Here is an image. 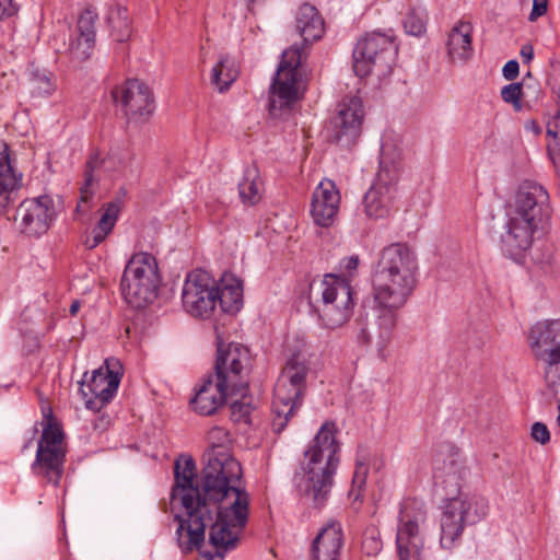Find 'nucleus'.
<instances>
[{
  "instance_id": "obj_1",
  "label": "nucleus",
  "mask_w": 560,
  "mask_h": 560,
  "mask_svg": "<svg viewBox=\"0 0 560 560\" xmlns=\"http://www.w3.org/2000/svg\"><path fill=\"white\" fill-rule=\"evenodd\" d=\"M418 259L407 243L385 246L372 272L373 317L364 334L380 352L392 340L401 310L417 287Z\"/></svg>"
},
{
  "instance_id": "obj_2",
  "label": "nucleus",
  "mask_w": 560,
  "mask_h": 560,
  "mask_svg": "<svg viewBox=\"0 0 560 560\" xmlns=\"http://www.w3.org/2000/svg\"><path fill=\"white\" fill-rule=\"evenodd\" d=\"M241 477V464L225 453L210 458L202 470V499L211 509L206 528L220 555L237 547L248 520L249 495L240 487Z\"/></svg>"
},
{
  "instance_id": "obj_3",
  "label": "nucleus",
  "mask_w": 560,
  "mask_h": 560,
  "mask_svg": "<svg viewBox=\"0 0 560 560\" xmlns=\"http://www.w3.org/2000/svg\"><path fill=\"white\" fill-rule=\"evenodd\" d=\"M336 433L334 422H325L320 427L305 451L303 472L294 479L299 493L316 506L324 505L328 500L340 463V445Z\"/></svg>"
},
{
  "instance_id": "obj_4",
  "label": "nucleus",
  "mask_w": 560,
  "mask_h": 560,
  "mask_svg": "<svg viewBox=\"0 0 560 560\" xmlns=\"http://www.w3.org/2000/svg\"><path fill=\"white\" fill-rule=\"evenodd\" d=\"M175 485L172 499L179 500L185 516H176L177 541L183 553L200 549L205 542L207 523L211 521V509L203 498L202 488L196 485V464L191 458L177 459L174 467Z\"/></svg>"
},
{
  "instance_id": "obj_5",
  "label": "nucleus",
  "mask_w": 560,
  "mask_h": 560,
  "mask_svg": "<svg viewBox=\"0 0 560 560\" xmlns=\"http://www.w3.org/2000/svg\"><path fill=\"white\" fill-rule=\"evenodd\" d=\"M401 160L400 141L388 133L381 143L380 168L370 189L364 194L362 206L371 220L389 218L397 196Z\"/></svg>"
},
{
  "instance_id": "obj_6",
  "label": "nucleus",
  "mask_w": 560,
  "mask_h": 560,
  "mask_svg": "<svg viewBox=\"0 0 560 560\" xmlns=\"http://www.w3.org/2000/svg\"><path fill=\"white\" fill-rule=\"evenodd\" d=\"M314 290V307L326 328L345 325L353 313V289L349 279L328 273Z\"/></svg>"
},
{
  "instance_id": "obj_7",
  "label": "nucleus",
  "mask_w": 560,
  "mask_h": 560,
  "mask_svg": "<svg viewBox=\"0 0 560 560\" xmlns=\"http://www.w3.org/2000/svg\"><path fill=\"white\" fill-rule=\"evenodd\" d=\"M160 284L155 257L149 253H137L128 260L120 281L124 300L133 308H144L158 296Z\"/></svg>"
},
{
  "instance_id": "obj_8",
  "label": "nucleus",
  "mask_w": 560,
  "mask_h": 560,
  "mask_svg": "<svg viewBox=\"0 0 560 560\" xmlns=\"http://www.w3.org/2000/svg\"><path fill=\"white\" fill-rule=\"evenodd\" d=\"M488 511V500L478 494H459L448 499L441 515V546L445 549L453 548L465 527L482 521Z\"/></svg>"
},
{
  "instance_id": "obj_9",
  "label": "nucleus",
  "mask_w": 560,
  "mask_h": 560,
  "mask_svg": "<svg viewBox=\"0 0 560 560\" xmlns=\"http://www.w3.org/2000/svg\"><path fill=\"white\" fill-rule=\"evenodd\" d=\"M67 447L61 427L51 411L44 412V427L38 441L35 460L31 468L35 476L44 478L55 487L60 485L66 463Z\"/></svg>"
},
{
  "instance_id": "obj_10",
  "label": "nucleus",
  "mask_w": 560,
  "mask_h": 560,
  "mask_svg": "<svg viewBox=\"0 0 560 560\" xmlns=\"http://www.w3.org/2000/svg\"><path fill=\"white\" fill-rule=\"evenodd\" d=\"M398 48L394 39L382 33L366 34L353 49V70L360 78L370 74L378 79L392 73Z\"/></svg>"
},
{
  "instance_id": "obj_11",
  "label": "nucleus",
  "mask_w": 560,
  "mask_h": 560,
  "mask_svg": "<svg viewBox=\"0 0 560 560\" xmlns=\"http://www.w3.org/2000/svg\"><path fill=\"white\" fill-rule=\"evenodd\" d=\"M427 520L424 504L412 499L401 503L396 546L399 560H422L424 539L422 526Z\"/></svg>"
},
{
  "instance_id": "obj_12",
  "label": "nucleus",
  "mask_w": 560,
  "mask_h": 560,
  "mask_svg": "<svg viewBox=\"0 0 560 560\" xmlns=\"http://www.w3.org/2000/svg\"><path fill=\"white\" fill-rule=\"evenodd\" d=\"M302 62V49L292 45L282 52L275 81L271 85L270 112L276 115L278 109L290 108L299 98V68Z\"/></svg>"
},
{
  "instance_id": "obj_13",
  "label": "nucleus",
  "mask_w": 560,
  "mask_h": 560,
  "mask_svg": "<svg viewBox=\"0 0 560 560\" xmlns=\"http://www.w3.org/2000/svg\"><path fill=\"white\" fill-rule=\"evenodd\" d=\"M217 282L209 272L197 269L185 279L182 300L187 313L195 317H209L217 307Z\"/></svg>"
},
{
  "instance_id": "obj_14",
  "label": "nucleus",
  "mask_w": 560,
  "mask_h": 560,
  "mask_svg": "<svg viewBox=\"0 0 560 560\" xmlns=\"http://www.w3.org/2000/svg\"><path fill=\"white\" fill-rule=\"evenodd\" d=\"M509 212L545 228L551 215L549 194L535 182H524L518 187Z\"/></svg>"
},
{
  "instance_id": "obj_15",
  "label": "nucleus",
  "mask_w": 560,
  "mask_h": 560,
  "mask_svg": "<svg viewBox=\"0 0 560 560\" xmlns=\"http://www.w3.org/2000/svg\"><path fill=\"white\" fill-rule=\"evenodd\" d=\"M112 96L129 121H145L155 108L151 89L137 79L117 85L112 91Z\"/></svg>"
},
{
  "instance_id": "obj_16",
  "label": "nucleus",
  "mask_w": 560,
  "mask_h": 560,
  "mask_svg": "<svg viewBox=\"0 0 560 560\" xmlns=\"http://www.w3.org/2000/svg\"><path fill=\"white\" fill-rule=\"evenodd\" d=\"M57 215L55 201L49 195L24 199L18 207L15 221L22 233L30 236L45 234Z\"/></svg>"
},
{
  "instance_id": "obj_17",
  "label": "nucleus",
  "mask_w": 560,
  "mask_h": 560,
  "mask_svg": "<svg viewBox=\"0 0 560 560\" xmlns=\"http://www.w3.org/2000/svg\"><path fill=\"white\" fill-rule=\"evenodd\" d=\"M250 354L247 347L241 343H230L226 350L218 348L214 373L224 378L229 386L241 392L247 387V373Z\"/></svg>"
},
{
  "instance_id": "obj_18",
  "label": "nucleus",
  "mask_w": 560,
  "mask_h": 560,
  "mask_svg": "<svg viewBox=\"0 0 560 560\" xmlns=\"http://www.w3.org/2000/svg\"><path fill=\"white\" fill-rule=\"evenodd\" d=\"M120 378L117 373L108 368L96 369L89 376L84 373L80 382V393L88 409L98 411L115 396Z\"/></svg>"
},
{
  "instance_id": "obj_19",
  "label": "nucleus",
  "mask_w": 560,
  "mask_h": 560,
  "mask_svg": "<svg viewBox=\"0 0 560 560\" xmlns=\"http://www.w3.org/2000/svg\"><path fill=\"white\" fill-rule=\"evenodd\" d=\"M542 229L508 211L504 232L500 235L501 250L513 259L523 257L532 247L535 234Z\"/></svg>"
},
{
  "instance_id": "obj_20",
  "label": "nucleus",
  "mask_w": 560,
  "mask_h": 560,
  "mask_svg": "<svg viewBox=\"0 0 560 560\" xmlns=\"http://www.w3.org/2000/svg\"><path fill=\"white\" fill-rule=\"evenodd\" d=\"M530 347L545 371L556 370L560 364V322L537 323L530 329Z\"/></svg>"
},
{
  "instance_id": "obj_21",
  "label": "nucleus",
  "mask_w": 560,
  "mask_h": 560,
  "mask_svg": "<svg viewBox=\"0 0 560 560\" xmlns=\"http://www.w3.org/2000/svg\"><path fill=\"white\" fill-rule=\"evenodd\" d=\"M364 109L360 97H346L339 104L332 120L334 140L345 147L352 145L361 133Z\"/></svg>"
},
{
  "instance_id": "obj_22",
  "label": "nucleus",
  "mask_w": 560,
  "mask_h": 560,
  "mask_svg": "<svg viewBox=\"0 0 560 560\" xmlns=\"http://www.w3.org/2000/svg\"><path fill=\"white\" fill-rule=\"evenodd\" d=\"M215 373L209 374L196 389L190 400L192 409L201 416H211L219 410L237 390L230 387L229 383Z\"/></svg>"
},
{
  "instance_id": "obj_23",
  "label": "nucleus",
  "mask_w": 560,
  "mask_h": 560,
  "mask_svg": "<svg viewBox=\"0 0 560 560\" xmlns=\"http://www.w3.org/2000/svg\"><path fill=\"white\" fill-rule=\"evenodd\" d=\"M341 196L336 184L328 178L323 179L313 192L311 215L315 224L329 228L337 220Z\"/></svg>"
},
{
  "instance_id": "obj_24",
  "label": "nucleus",
  "mask_w": 560,
  "mask_h": 560,
  "mask_svg": "<svg viewBox=\"0 0 560 560\" xmlns=\"http://www.w3.org/2000/svg\"><path fill=\"white\" fill-rule=\"evenodd\" d=\"M23 186V173L16 168V159L12 158L4 145L0 152V213L15 205Z\"/></svg>"
},
{
  "instance_id": "obj_25",
  "label": "nucleus",
  "mask_w": 560,
  "mask_h": 560,
  "mask_svg": "<svg viewBox=\"0 0 560 560\" xmlns=\"http://www.w3.org/2000/svg\"><path fill=\"white\" fill-rule=\"evenodd\" d=\"M288 395L279 393V380L276 383L272 400V430L276 433L282 432L290 418L294 415L296 409L302 405L305 390L296 385L284 386Z\"/></svg>"
},
{
  "instance_id": "obj_26",
  "label": "nucleus",
  "mask_w": 560,
  "mask_h": 560,
  "mask_svg": "<svg viewBox=\"0 0 560 560\" xmlns=\"http://www.w3.org/2000/svg\"><path fill=\"white\" fill-rule=\"evenodd\" d=\"M472 32L471 23L466 21H459L452 27L446 42L451 62L465 63L471 58L474 54Z\"/></svg>"
},
{
  "instance_id": "obj_27",
  "label": "nucleus",
  "mask_w": 560,
  "mask_h": 560,
  "mask_svg": "<svg viewBox=\"0 0 560 560\" xmlns=\"http://www.w3.org/2000/svg\"><path fill=\"white\" fill-rule=\"evenodd\" d=\"M217 305L223 313L235 314L243 305V282L235 275L225 272L217 283Z\"/></svg>"
},
{
  "instance_id": "obj_28",
  "label": "nucleus",
  "mask_w": 560,
  "mask_h": 560,
  "mask_svg": "<svg viewBox=\"0 0 560 560\" xmlns=\"http://www.w3.org/2000/svg\"><path fill=\"white\" fill-rule=\"evenodd\" d=\"M295 27L304 44H312L320 39L325 32V23L314 5L304 3L299 8Z\"/></svg>"
},
{
  "instance_id": "obj_29",
  "label": "nucleus",
  "mask_w": 560,
  "mask_h": 560,
  "mask_svg": "<svg viewBox=\"0 0 560 560\" xmlns=\"http://www.w3.org/2000/svg\"><path fill=\"white\" fill-rule=\"evenodd\" d=\"M119 212L120 205L118 201H112L102 207L101 218L83 242L86 248L93 249L106 240L118 221Z\"/></svg>"
},
{
  "instance_id": "obj_30",
  "label": "nucleus",
  "mask_w": 560,
  "mask_h": 560,
  "mask_svg": "<svg viewBox=\"0 0 560 560\" xmlns=\"http://www.w3.org/2000/svg\"><path fill=\"white\" fill-rule=\"evenodd\" d=\"M310 366L306 358L302 353H294L288 359L281 374L279 375V393L288 395L284 386L296 385L301 389L306 388V376L308 375Z\"/></svg>"
},
{
  "instance_id": "obj_31",
  "label": "nucleus",
  "mask_w": 560,
  "mask_h": 560,
  "mask_svg": "<svg viewBox=\"0 0 560 560\" xmlns=\"http://www.w3.org/2000/svg\"><path fill=\"white\" fill-rule=\"evenodd\" d=\"M100 159L97 155H93L86 162V167L84 171V183L80 188V200L75 208V217L74 220L82 221L83 215L89 213L92 209V199L94 196V191L92 186L94 184L95 176L94 171L100 166Z\"/></svg>"
},
{
  "instance_id": "obj_32",
  "label": "nucleus",
  "mask_w": 560,
  "mask_h": 560,
  "mask_svg": "<svg viewBox=\"0 0 560 560\" xmlns=\"http://www.w3.org/2000/svg\"><path fill=\"white\" fill-rule=\"evenodd\" d=\"M240 69L236 61L226 56H220L218 62L211 70L210 81L211 84L220 92L230 89L232 83L237 79Z\"/></svg>"
},
{
  "instance_id": "obj_33",
  "label": "nucleus",
  "mask_w": 560,
  "mask_h": 560,
  "mask_svg": "<svg viewBox=\"0 0 560 560\" xmlns=\"http://www.w3.org/2000/svg\"><path fill=\"white\" fill-rule=\"evenodd\" d=\"M343 544L341 525L336 521H329L316 536L313 547L340 553Z\"/></svg>"
},
{
  "instance_id": "obj_34",
  "label": "nucleus",
  "mask_w": 560,
  "mask_h": 560,
  "mask_svg": "<svg viewBox=\"0 0 560 560\" xmlns=\"http://www.w3.org/2000/svg\"><path fill=\"white\" fill-rule=\"evenodd\" d=\"M112 37L119 43L126 42L131 35V23L126 8L117 5L110 9L107 18Z\"/></svg>"
},
{
  "instance_id": "obj_35",
  "label": "nucleus",
  "mask_w": 560,
  "mask_h": 560,
  "mask_svg": "<svg viewBox=\"0 0 560 560\" xmlns=\"http://www.w3.org/2000/svg\"><path fill=\"white\" fill-rule=\"evenodd\" d=\"M238 192L245 205H256L261 198V182L255 170H247L238 184Z\"/></svg>"
},
{
  "instance_id": "obj_36",
  "label": "nucleus",
  "mask_w": 560,
  "mask_h": 560,
  "mask_svg": "<svg viewBox=\"0 0 560 560\" xmlns=\"http://www.w3.org/2000/svg\"><path fill=\"white\" fill-rule=\"evenodd\" d=\"M370 452L365 447H359L355 458V469L352 478L351 495L357 499L359 490L362 489L366 482L369 474Z\"/></svg>"
},
{
  "instance_id": "obj_37",
  "label": "nucleus",
  "mask_w": 560,
  "mask_h": 560,
  "mask_svg": "<svg viewBox=\"0 0 560 560\" xmlns=\"http://www.w3.org/2000/svg\"><path fill=\"white\" fill-rule=\"evenodd\" d=\"M463 471V465L459 460L458 454L456 457L452 456L448 464L444 463L443 467H435V478L442 479L441 482L446 487L448 483H454L455 488H459L458 480Z\"/></svg>"
},
{
  "instance_id": "obj_38",
  "label": "nucleus",
  "mask_w": 560,
  "mask_h": 560,
  "mask_svg": "<svg viewBox=\"0 0 560 560\" xmlns=\"http://www.w3.org/2000/svg\"><path fill=\"white\" fill-rule=\"evenodd\" d=\"M246 390L247 387H244L241 392L233 393V396H241L240 400H234L231 402V418L234 422L237 423L250 422V412L253 410V406L250 398L246 396Z\"/></svg>"
},
{
  "instance_id": "obj_39",
  "label": "nucleus",
  "mask_w": 560,
  "mask_h": 560,
  "mask_svg": "<svg viewBox=\"0 0 560 560\" xmlns=\"http://www.w3.org/2000/svg\"><path fill=\"white\" fill-rule=\"evenodd\" d=\"M208 442L212 448V453L209 455V458H213L219 456L221 453H225L231 456L225 447L231 443V436L226 429L222 427H213L207 435Z\"/></svg>"
},
{
  "instance_id": "obj_40",
  "label": "nucleus",
  "mask_w": 560,
  "mask_h": 560,
  "mask_svg": "<svg viewBox=\"0 0 560 560\" xmlns=\"http://www.w3.org/2000/svg\"><path fill=\"white\" fill-rule=\"evenodd\" d=\"M31 93L34 96L45 97L54 93L56 86L46 72H34L31 77Z\"/></svg>"
},
{
  "instance_id": "obj_41",
  "label": "nucleus",
  "mask_w": 560,
  "mask_h": 560,
  "mask_svg": "<svg viewBox=\"0 0 560 560\" xmlns=\"http://www.w3.org/2000/svg\"><path fill=\"white\" fill-rule=\"evenodd\" d=\"M427 24V13L422 9H411L405 20L404 27L408 34L419 36L424 33Z\"/></svg>"
},
{
  "instance_id": "obj_42",
  "label": "nucleus",
  "mask_w": 560,
  "mask_h": 560,
  "mask_svg": "<svg viewBox=\"0 0 560 560\" xmlns=\"http://www.w3.org/2000/svg\"><path fill=\"white\" fill-rule=\"evenodd\" d=\"M95 45V39L78 36L70 43L69 51L75 62L88 60Z\"/></svg>"
},
{
  "instance_id": "obj_43",
  "label": "nucleus",
  "mask_w": 560,
  "mask_h": 560,
  "mask_svg": "<svg viewBox=\"0 0 560 560\" xmlns=\"http://www.w3.org/2000/svg\"><path fill=\"white\" fill-rule=\"evenodd\" d=\"M383 548V541L377 527L368 526L363 533L362 550L368 556H376Z\"/></svg>"
},
{
  "instance_id": "obj_44",
  "label": "nucleus",
  "mask_w": 560,
  "mask_h": 560,
  "mask_svg": "<svg viewBox=\"0 0 560 560\" xmlns=\"http://www.w3.org/2000/svg\"><path fill=\"white\" fill-rule=\"evenodd\" d=\"M98 15L94 9L82 11L78 20L79 36L95 39V23Z\"/></svg>"
},
{
  "instance_id": "obj_45",
  "label": "nucleus",
  "mask_w": 560,
  "mask_h": 560,
  "mask_svg": "<svg viewBox=\"0 0 560 560\" xmlns=\"http://www.w3.org/2000/svg\"><path fill=\"white\" fill-rule=\"evenodd\" d=\"M501 98L513 106L516 112L522 110L523 84L510 83L501 89Z\"/></svg>"
},
{
  "instance_id": "obj_46",
  "label": "nucleus",
  "mask_w": 560,
  "mask_h": 560,
  "mask_svg": "<svg viewBox=\"0 0 560 560\" xmlns=\"http://www.w3.org/2000/svg\"><path fill=\"white\" fill-rule=\"evenodd\" d=\"M359 265V255H351L342 258L339 262V270L342 273V278L349 279V281H351V278H353V276L355 275ZM339 276L341 277V275Z\"/></svg>"
},
{
  "instance_id": "obj_47",
  "label": "nucleus",
  "mask_w": 560,
  "mask_h": 560,
  "mask_svg": "<svg viewBox=\"0 0 560 560\" xmlns=\"http://www.w3.org/2000/svg\"><path fill=\"white\" fill-rule=\"evenodd\" d=\"M530 435L533 440L540 444H547L550 441V432L547 425L542 422H535L532 425Z\"/></svg>"
},
{
  "instance_id": "obj_48",
  "label": "nucleus",
  "mask_w": 560,
  "mask_h": 560,
  "mask_svg": "<svg viewBox=\"0 0 560 560\" xmlns=\"http://www.w3.org/2000/svg\"><path fill=\"white\" fill-rule=\"evenodd\" d=\"M545 381L547 387L551 390L553 395L560 394V370H549L545 371Z\"/></svg>"
},
{
  "instance_id": "obj_49",
  "label": "nucleus",
  "mask_w": 560,
  "mask_h": 560,
  "mask_svg": "<svg viewBox=\"0 0 560 560\" xmlns=\"http://www.w3.org/2000/svg\"><path fill=\"white\" fill-rule=\"evenodd\" d=\"M547 151L557 173H560V139L548 140Z\"/></svg>"
},
{
  "instance_id": "obj_50",
  "label": "nucleus",
  "mask_w": 560,
  "mask_h": 560,
  "mask_svg": "<svg viewBox=\"0 0 560 560\" xmlns=\"http://www.w3.org/2000/svg\"><path fill=\"white\" fill-rule=\"evenodd\" d=\"M548 9V0H533L532 12L529 13V21L535 22L540 16L545 15Z\"/></svg>"
},
{
  "instance_id": "obj_51",
  "label": "nucleus",
  "mask_w": 560,
  "mask_h": 560,
  "mask_svg": "<svg viewBox=\"0 0 560 560\" xmlns=\"http://www.w3.org/2000/svg\"><path fill=\"white\" fill-rule=\"evenodd\" d=\"M518 73L520 65L515 59L509 60L502 69V75L508 81H513L514 79H516Z\"/></svg>"
},
{
  "instance_id": "obj_52",
  "label": "nucleus",
  "mask_w": 560,
  "mask_h": 560,
  "mask_svg": "<svg viewBox=\"0 0 560 560\" xmlns=\"http://www.w3.org/2000/svg\"><path fill=\"white\" fill-rule=\"evenodd\" d=\"M339 552L312 547L311 560H339Z\"/></svg>"
},
{
  "instance_id": "obj_53",
  "label": "nucleus",
  "mask_w": 560,
  "mask_h": 560,
  "mask_svg": "<svg viewBox=\"0 0 560 560\" xmlns=\"http://www.w3.org/2000/svg\"><path fill=\"white\" fill-rule=\"evenodd\" d=\"M15 11L16 9L12 0H0V21L12 16Z\"/></svg>"
},
{
  "instance_id": "obj_54",
  "label": "nucleus",
  "mask_w": 560,
  "mask_h": 560,
  "mask_svg": "<svg viewBox=\"0 0 560 560\" xmlns=\"http://www.w3.org/2000/svg\"><path fill=\"white\" fill-rule=\"evenodd\" d=\"M521 57L524 62H529L534 58V48L530 44H525L522 46L520 51Z\"/></svg>"
},
{
  "instance_id": "obj_55",
  "label": "nucleus",
  "mask_w": 560,
  "mask_h": 560,
  "mask_svg": "<svg viewBox=\"0 0 560 560\" xmlns=\"http://www.w3.org/2000/svg\"><path fill=\"white\" fill-rule=\"evenodd\" d=\"M546 136L549 140H556V139H560L559 137V133H558V130L555 127H552V124L551 122H548L547 125V130H546Z\"/></svg>"
},
{
  "instance_id": "obj_56",
  "label": "nucleus",
  "mask_w": 560,
  "mask_h": 560,
  "mask_svg": "<svg viewBox=\"0 0 560 560\" xmlns=\"http://www.w3.org/2000/svg\"><path fill=\"white\" fill-rule=\"evenodd\" d=\"M214 550H215L214 555H212L210 552H203L199 560H223V557L225 556V553L220 555L215 548H214Z\"/></svg>"
},
{
  "instance_id": "obj_57",
  "label": "nucleus",
  "mask_w": 560,
  "mask_h": 560,
  "mask_svg": "<svg viewBox=\"0 0 560 560\" xmlns=\"http://www.w3.org/2000/svg\"><path fill=\"white\" fill-rule=\"evenodd\" d=\"M79 308H80V303L78 301H74L71 305H70V314L71 315H75L78 312H79Z\"/></svg>"
},
{
  "instance_id": "obj_58",
  "label": "nucleus",
  "mask_w": 560,
  "mask_h": 560,
  "mask_svg": "<svg viewBox=\"0 0 560 560\" xmlns=\"http://www.w3.org/2000/svg\"><path fill=\"white\" fill-rule=\"evenodd\" d=\"M532 126H533V130L535 133L539 135L541 132V129L538 125H536L535 121L532 122Z\"/></svg>"
},
{
  "instance_id": "obj_59",
  "label": "nucleus",
  "mask_w": 560,
  "mask_h": 560,
  "mask_svg": "<svg viewBox=\"0 0 560 560\" xmlns=\"http://www.w3.org/2000/svg\"><path fill=\"white\" fill-rule=\"evenodd\" d=\"M557 425L560 428V398H559V401H558V417H557Z\"/></svg>"
},
{
  "instance_id": "obj_60",
  "label": "nucleus",
  "mask_w": 560,
  "mask_h": 560,
  "mask_svg": "<svg viewBox=\"0 0 560 560\" xmlns=\"http://www.w3.org/2000/svg\"><path fill=\"white\" fill-rule=\"evenodd\" d=\"M247 2L248 9L252 10L250 5L254 4L257 0H245Z\"/></svg>"
},
{
  "instance_id": "obj_61",
  "label": "nucleus",
  "mask_w": 560,
  "mask_h": 560,
  "mask_svg": "<svg viewBox=\"0 0 560 560\" xmlns=\"http://www.w3.org/2000/svg\"><path fill=\"white\" fill-rule=\"evenodd\" d=\"M112 159H113V156H112V155H109V156H108V159H107V160H103V161H102V163L107 164V163H109V162H110V160H112Z\"/></svg>"
}]
</instances>
